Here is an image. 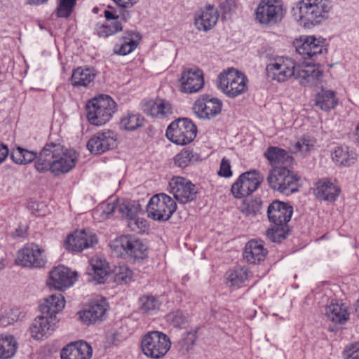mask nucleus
I'll return each instance as SVG.
<instances>
[{
    "mask_svg": "<svg viewBox=\"0 0 359 359\" xmlns=\"http://www.w3.org/2000/svg\"><path fill=\"white\" fill-rule=\"evenodd\" d=\"M267 252L262 241L251 240L245 246L243 259L250 264H259L264 260Z\"/></svg>",
    "mask_w": 359,
    "mask_h": 359,
    "instance_id": "cd10ccee",
    "label": "nucleus"
},
{
    "mask_svg": "<svg viewBox=\"0 0 359 359\" xmlns=\"http://www.w3.org/2000/svg\"><path fill=\"white\" fill-rule=\"evenodd\" d=\"M143 111L152 117L157 118L158 113V99L156 100L146 101L143 104Z\"/></svg>",
    "mask_w": 359,
    "mask_h": 359,
    "instance_id": "6e6d98bb",
    "label": "nucleus"
},
{
    "mask_svg": "<svg viewBox=\"0 0 359 359\" xmlns=\"http://www.w3.org/2000/svg\"><path fill=\"white\" fill-rule=\"evenodd\" d=\"M38 157L36 152L22 148V165L29 163L35 159L36 161Z\"/></svg>",
    "mask_w": 359,
    "mask_h": 359,
    "instance_id": "bf43d9fd",
    "label": "nucleus"
},
{
    "mask_svg": "<svg viewBox=\"0 0 359 359\" xmlns=\"http://www.w3.org/2000/svg\"><path fill=\"white\" fill-rule=\"evenodd\" d=\"M77 161L74 150L65 149L60 142H48L39 154L34 167L39 172L50 171L55 176L69 172Z\"/></svg>",
    "mask_w": 359,
    "mask_h": 359,
    "instance_id": "f03ea898",
    "label": "nucleus"
},
{
    "mask_svg": "<svg viewBox=\"0 0 359 359\" xmlns=\"http://www.w3.org/2000/svg\"><path fill=\"white\" fill-rule=\"evenodd\" d=\"M109 334H110V337H112V340L114 341H121L124 338V337L121 336L117 331L109 332Z\"/></svg>",
    "mask_w": 359,
    "mask_h": 359,
    "instance_id": "338daca9",
    "label": "nucleus"
},
{
    "mask_svg": "<svg viewBox=\"0 0 359 359\" xmlns=\"http://www.w3.org/2000/svg\"><path fill=\"white\" fill-rule=\"evenodd\" d=\"M104 15L107 21H109L110 20H118L121 22H128L131 17V13L127 8L121 9L118 14H116V12L114 11L105 10Z\"/></svg>",
    "mask_w": 359,
    "mask_h": 359,
    "instance_id": "8fccbe9b",
    "label": "nucleus"
},
{
    "mask_svg": "<svg viewBox=\"0 0 359 359\" xmlns=\"http://www.w3.org/2000/svg\"><path fill=\"white\" fill-rule=\"evenodd\" d=\"M18 343L10 334H0V359H10L16 353Z\"/></svg>",
    "mask_w": 359,
    "mask_h": 359,
    "instance_id": "c9c22d12",
    "label": "nucleus"
},
{
    "mask_svg": "<svg viewBox=\"0 0 359 359\" xmlns=\"http://www.w3.org/2000/svg\"><path fill=\"white\" fill-rule=\"evenodd\" d=\"M65 305L64 297L60 293H55L44 299L39 305L41 314L56 320V314L61 311Z\"/></svg>",
    "mask_w": 359,
    "mask_h": 359,
    "instance_id": "a878e982",
    "label": "nucleus"
},
{
    "mask_svg": "<svg viewBox=\"0 0 359 359\" xmlns=\"http://www.w3.org/2000/svg\"><path fill=\"white\" fill-rule=\"evenodd\" d=\"M293 208L287 203L279 201H273L268 207L269 220L274 225L285 226L290 220Z\"/></svg>",
    "mask_w": 359,
    "mask_h": 359,
    "instance_id": "412c9836",
    "label": "nucleus"
},
{
    "mask_svg": "<svg viewBox=\"0 0 359 359\" xmlns=\"http://www.w3.org/2000/svg\"><path fill=\"white\" fill-rule=\"evenodd\" d=\"M123 30L122 23L118 20H110L105 24L97 25L95 31L98 36L107 37Z\"/></svg>",
    "mask_w": 359,
    "mask_h": 359,
    "instance_id": "58836bf2",
    "label": "nucleus"
},
{
    "mask_svg": "<svg viewBox=\"0 0 359 359\" xmlns=\"http://www.w3.org/2000/svg\"><path fill=\"white\" fill-rule=\"evenodd\" d=\"M345 359H359V343L347 346L343 352Z\"/></svg>",
    "mask_w": 359,
    "mask_h": 359,
    "instance_id": "5fc2aeb1",
    "label": "nucleus"
},
{
    "mask_svg": "<svg viewBox=\"0 0 359 359\" xmlns=\"http://www.w3.org/2000/svg\"><path fill=\"white\" fill-rule=\"evenodd\" d=\"M8 154L9 150L8 147L0 142V164L6 160Z\"/></svg>",
    "mask_w": 359,
    "mask_h": 359,
    "instance_id": "0e129e2a",
    "label": "nucleus"
},
{
    "mask_svg": "<svg viewBox=\"0 0 359 359\" xmlns=\"http://www.w3.org/2000/svg\"><path fill=\"white\" fill-rule=\"evenodd\" d=\"M49 285L59 290L71 287L77 279V272L64 266H58L50 271Z\"/></svg>",
    "mask_w": 359,
    "mask_h": 359,
    "instance_id": "6ab92c4d",
    "label": "nucleus"
},
{
    "mask_svg": "<svg viewBox=\"0 0 359 359\" xmlns=\"http://www.w3.org/2000/svg\"><path fill=\"white\" fill-rule=\"evenodd\" d=\"M170 192L180 203H187L196 197L195 185L189 180L182 177H174L169 182Z\"/></svg>",
    "mask_w": 359,
    "mask_h": 359,
    "instance_id": "2eb2a0df",
    "label": "nucleus"
},
{
    "mask_svg": "<svg viewBox=\"0 0 359 359\" xmlns=\"http://www.w3.org/2000/svg\"><path fill=\"white\" fill-rule=\"evenodd\" d=\"M219 12L214 6L208 5L195 15L194 24L199 31L207 32L217 23Z\"/></svg>",
    "mask_w": 359,
    "mask_h": 359,
    "instance_id": "393cba45",
    "label": "nucleus"
},
{
    "mask_svg": "<svg viewBox=\"0 0 359 359\" xmlns=\"http://www.w3.org/2000/svg\"><path fill=\"white\" fill-rule=\"evenodd\" d=\"M117 6L122 8H130L136 4L138 0H113Z\"/></svg>",
    "mask_w": 359,
    "mask_h": 359,
    "instance_id": "e2e57ef3",
    "label": "nucleus"
},
{
    "mask_svg": "<svg viewBox=\"0 0 359 359\" xmlns=\"http://www.w3.org/2000/svg\"><path fill=\"white\" fill-rule=\"evenodd\" d=\"M98 242L97 236L90 230L76 231L69 235L65 245L68 250L81 252L84 249L93 247Z\"/></svg>",
    "mask_w": 359,
    "mask_h": 359,
    "instance_id": "f3484780",
    "label": "nucleus"
},
{
    "mask_svg": "<svg viewBox=\"0 0 359 359\" xmlns=\"http://www.w3.org/2000/svg\"><path fill=\"white\" fill-rule=\"evenodd\" d=\"M180 90L184 93H195L204 86L203 74L198 69H188L181 75Z\"/></svg>",
    "mask_w": 359,
    "mask_h": 359,
    "instance_id": "aec40b11",
    "label": "nucleus"
},
{
    "mask_svg": "<svg viewBox=\"0 0 359 359\" xmlns=\"http://www.w3.org/2000/svg\"><path fill=\"white\" fill-rule=\"evenodd\" d=\"M332 8L329 0H300L292 7V14L301 25L309 28L327 20Z\"/></svg>",
    "mask_w": 359,
    "mask_h": 359,
    "instance_id": "7ed1b4c3",
    "label": "nucleus"
},
{
    "mask_svg": "<svg viewBox=\"0 0 359 359\" xmlns=\"http://www.w3.org/2000/svg\"><path fill=\"white\" fill-rule=\"evenodd\" d=\"M335 93L330 90H321L316 96L315 104L323 111H330L337 104Z\"/></svg>",
    "mask_w": 359,
    "mask_h": 359,
    "instance_id": "72a5a7b5",
    "label": "nucleus"
},
{
    "mask_svg": "<svg viewBox=\"0 0 359 359\" xmlns=\"http://www.w3.org/2000/svg\"><path fill=\"white\" fill-rule=\"evenodd\" d=\"M140 310L144 314L153 315L160 309L161 303L153 295H144L139 299Z\"/></svg>",
    "mask_w": 359,
    "mask_h": 359,
    "instance_id": "4c0bfd02",
    "label": "nucleus"
},
{
    "mask_svg": "<svg viewBox=\"0 0 359 359\" xmlns=\"http://www.w3.org/2000/svg\"><path fill=\"white\" fill-rule=\"evenodd\" d=\"M48 0H26V3L29 5L39 6L45 4Z\"/></svg>",
    "mask_w": 359,
    "mask_h": 359,
    "instance_id": "774afa93",
    "label": "nucleus"
},
{
    "mask_svg": "<svg viewBox=\"0 0 359 359\" xmlns=\"http://www.w3.org/2000/svg\"><path fill=\"white\" fill-rule=\"evenodd\" d=\"M248 81L243 74L231 68L219 74L217 87L229 97L234 98L247 90Z\"/></svg>",
    "mask_w": 359,
    "mask_h": 359,
    "instance_id": "6e6552de",
    "label": "nucleus"
},
{
    "mask_svg": "<svg viewBox=\"0 0 359 359\" xmlns=\"http://www.w3.org/2000/svg\"><path fill=\"white\" fill-rule=\"evenodd\" d=\"M249 274L250 271L248 267L236 266L226 272V284L230 287H241L245 285V283L248 280Z\"/></svg>",
    "mask_w": 359,
    "mask_h": 359,
    "instance_id": "c85d7f7f",
    "label": "nucleus"
},
{
    "mask_svg": "<svg viewBox=\"0 0 359 359\" xmlns=\"http://www.w3.org/2000/svg\"><path fill=\"white\" fill-rule=\"evenodd\" d=\"M263 176L256 170L241 174L231 187V193L235 198L248 196L256 191L263 181Z\"/></svg>",
    "mask_w": 359,
    "mask_h": 359,
    "instance_id": "f8f14e48",
    "label": "nucleus"
},
{
    "mask_svg": "<svg viewBox=\"0 0 359 359\" xmlns=\"http://www.w3.org/2000/svg\"><path fill=\"white\" fill-rule=\"evenodd\" d=\"M108 304L105 299L92 302L79 312L81 320L86 324L95 323L105 319L108 310Z\"/></svg>",
    "mask_w": 359,
    "mask_h": 359,
    "instance_id": "a211bd4d",
    "label": "nucleus"
},
{
    "mask_svg": "<svg viewBox=\"0 0 359 359\" xmlns=\"http://www.w3.org/2000/svg\"><path fill=\"white\" fill-rule=\"evenodd\" d=\"M255 15L259 23L273 26L284 17L283 3L280 0H262L256 8Z\"/></svg>",
    "mask_w": 359,
    "mask_h": 359,
    "instance_id": "9b49d317",
    "label": "nucleus"
},
{
    "mask_svg": "<svg viewBox=\"0 0 359 359\" xmlns=\"http://www.w3.org/2000/svg\"><path fill=\"white\" fill-rule=\"evenodd\" d=\"M197 339V329L191 330L185 333L180 340L183 348L187 351H189L194 344Z\"/></svg>",
    "mask_w": 359,
    "mask_h": 359,
    "instance_id": "603ef678",
    "label": "nucleus"
},
{
    "mask_svg": "<svg viewBox=\"0 0 359 359\" xmlns=\"http://www.w3.org/2000/svg\"><path fill=\"white\" fill-rule=\"evenodd\" d=\"M222 102L219 99L204 94L195 101L193 110L199 118L210 119L221 113Z\"/></svg>",
    "mask_w": 359,
    "mask_h": 359,
    "instance_id": "ddd939ff",
    "label": "nucleus"
},
{
    "mask_svg": "<svg viewBox=\"0 0 359 359\" xmlns=\"http://www.w3.org/2000/svg\"><path fill=\"white\" fill-rule=\"evenodd\" d=\"M110 248L117 256L133 262L142 260L147 256V245L144 241L132 235H123L112 241Z\"/></svg>",
    "mask_w": 359,
    "mask_h": 359,
    "instance_id": "20e7f679",
    "label": "nucleus"
},
{
    "mask_svg": "<svg viewBox=\"0 0 359 359\" xmlns=\"http://www.w3.org/2000/svg\"><path fill=\"white\" fill-rule=\"evenodd\" d=\"M140 211V205L134 203L125 202L119 206V212L122 217L127 219V222L137 217Z\"/></svg>",
    "mask_w": 359,
    "mask_h": 359,
    "instance_id": "37998d69",
    "label": "nucleus"
},
{
    "mask_svg": "<svg viewBox=\"0 0 359 359\" xmlns=\"http://www.w3.org/2000/svg\"><path fill=\"white\" fill-rule=\"evenodd\" d=\"M325 315L330 320L339 324L345 323L349 318L347 306L343 303H330L325 308Z\"/></svg>",
    "mask_w": 359,
    "mask_h": 359,
    "instance_id": "7c9ffc66",
    "label": "nucleus"
},
{
    "mask_svg": "<svg viewBox=\"0 0 359 359\" xmlns=\"http://www.w3.org/2000/svg\"><path fill=\"white\" fill-rule=\"evenodd\" d=\"M196 133L197 128L190 119L180 118L168 126L165 136L176 144L185 145L195 139Z\"/></svg>",
    "mask_w": 359,
    "mask_h": 359,
    "instance_id": "9d476101",
    "label": "nucleus"
},
{
    "mask_svg": "<svg viewBox=\"0 0 359 359\" xmlns=\"http://www.w3.org/2000/svg\"><path fill=\"white\" fill-rule=\"evenodd\" d=\"M20 313V312L19 309H11V312L8 313V318H10L11 320H9L8 322V323H9V324L13 323L18 320Z\"/></svg>",
    "mask_w": 359,
    "mask_h": 359,
    "instance_id": "69168bd1",
    "label": "nucleus"
},
{
    "mask_svg": "<svg viewBox=\"0 0 359 359\" xmlns=\"http://www.w3.org/2000/svg\"><path fill=\"white\" fill-rule=\"evenodd\" d=\"M166 320L175 327H180L187 323L188 316L180 310L173 311L166 316Z\"/></svg>",
    "mask_w": 359,
    "mask_h": 359,
    "instance_id": "a18cd8bd",
    "label": "nucleus"
},
{
    "mask_svg": "<svg viewBox=\"0 0 359 359\" xmlns=\"http://www.w3.org/2000/svg\"><path fill=\"white\" fill-rule=\"evenodd\" d=\"M128 226L132 231L141 233L147 229V222L146 219H140L137 216L128 221Z\"/></svg>",
    "mask_w": 359,
    "mask_h": 359,
    "instance_id": "3c124183",
    "label": "nucleus"
},
{
    "mask_svg": "<svg viewBox=\"0 0 359 359\" xmlns=\"http://www.w3.org/2000/svg\"><path fill=\"white\" fill-rule=\"evenodd\" d=\"M116 144V135L110 130L96 133L88 142L87 148L91 154H102L114 149Z\"/></svg>",
    "mask_w": 359,
    "mask_h": 359,
    "instance_id": "dca6fc26",
    "label": "nucleus"
},
{
    "mask_svg": "<svg viewBox=\"0 0 359 359\" xmlns=\"http://www.w3.org/2000/svg\"><path fill=\"white\" fill-rule=\"evenodd\" d=\"M262 204V203L259 199L250 200L243 204L241 211L246 216H255L260 211Z\"/></svg>",
    "mask_w": 359,
    "mask_h": 359,
    "instance_id": "09e8293b",
    "label": "nucleus"
},
{
    "mask_svg": "<svg viewBox=\"0 0 359 359\" xmlns=\"http://www.w3.org/2000/svg\"><path fill=\"white\" fill-rule=\"evenodd\" d=\"M55 321L43 314L37 316L29 327L31 337L36 340L47 339L55 330Z\"/></svg>",
    "mask_w": 359,
    "mask_h": 359,
    "instance_id": "4be33fe9",
    "label": "nucleus"
},
{
    "mask_svg": "<svg viewBox=\"0 0 359 359\" xmlns=\"http://www.w3.org/2000/svg\"><path fill=\"white\" fill-rule=\"evenodd\" d=\"M86 117L92 125L100 126L109 121L116 111V104L109 95H100L90 100L86 106Z\"/></svg>",
    "mask_w": 359,
    "mask_h": 359,
    "instance_id": "39448f33",
    "label": "nucleus"
},
{
    "mask_svg": "<svg viewBox=\"0 0 359 359\" xmlns=\"http://www.w3.org/2000/svg\"><path fill=\"white\" fill-rule=\"evenodd\" d=\"M297 52L304 59L314 60L318 55L325 50L323 46L314 36H309L301 38L295 44Z\"/></svg>",
    "mask_w": 359,
    "mask_h": 359,
    "instance_id": "5701e85b",
    "label": "nucleus"
},
{
    "mask_svg": "<svg viewBox=\"0 0 359 359\" xmlns=\"http://www.w3.org/2000/svg\"><path fill=\"white\" fill-rule=\"evenodd\" d=\"M339 192V188L327 178L319 180L313 188L314 195L323 201H334Z\"/></svg>",
    "mask_w": 359,
    "mask_h": 359,
    "instance_id": "bb28decb",
    "label": "nucleus"
},
{
    "mask_svg": "<svg viewBox=\"0 0 359 359\" xmlns=\"http://www.w3.org/2000/svg\"><path fill=\"white\" fill-rule=\"evenodd\" d=\"M144 118L140 114L128 112L121 118L120 127L128 131H133L144 126Z\"/></svg>",
    "mask_w": 359,
    "mask_h": 359,
    "instance_id": "e433bc0d",
    "label": "nucleus"
},
{
    "mask_svg": "<svg viewBox=\"0 0 359 359\" xmlns=\"http://www.w3.org/2000/svg\"><path fill=\"white\" fill-rule=\"evenodd\" d=\"M176 210L175 201L164 193L153 196L147 205L148 217L158 222L168 221Z\"/></svg>",
    "mask_w": 359,
    "mask_h": 359,
    "instance_id": "1a4fd4ad",
    "label": "nucleus"
},
{
    "mask_svg": "<svg viewBox=\"0 0 359 359\" xmlns=\"http://www.w3.org/2000/svg\"><path fill=\"white\" fill-rule=\"evenodd\" d=\"M171 347L169 337L160 331H150L141 339L140 348L142 353L151 359L164 357Z\"/></svg>",
    "mask_w": 359,
    "mask_h": 359,
    "instance_id": "423d86ee",
    "label": "nucleus"
},
{
    "mask_svg": "<svg viewBox=\"0 0 359 359\" xmlns=\"http://www.w3.org/2000/svg\"><path fill=\"white\" fill-rule=\"evenodd\" d=\"M95 76L93 69L78 67L72 72L71 83L76 88L87 87L94 81Z\"/></svg>",
    "mask_w": 359,
    "mask_h": 359,
    "instance_id": "2f4dec72",
    "label": "nucleus"
},
{
    "mask_svg": "<svg viewBox=\"0 0 359 359\" xmlns=\"http://www.w3.org/2000/svg\"><path fill=\"white\" fill-rule=\"evenodd\" d=\"M282 153H283V149L271 146L268 147L264 155L269 161L270 164L276 168L278 167V165L280 164V159Z\"/></svg>",
    "mask_w": 359,
    "mask_h": 359,
    "instance_id": "de8ad7c7",
    "label": "nucleus"
},
{
    "mask_svg": "<svg viewBox=\"0 0 359 359\" xmlns=\"http://www.w3.org/2000/svg\"><path fill=\"white\" fill-rule=\"evenodd\" d=\"M11 158L15 163L22 165V148L18 147L13 149L11 153Z\"/></svg>",
    "mask_w": 359,
    "mask_h": 359,
    "instance_id": "052dcab7",
    "label": "nucleus"
},
{
    "mask_svg": "<svg viewBox=\"0 0 359 359\" xmlns=\"http://www.w3.org/2000/svg\"><path fill=\"white\" fill-rule=\"evenodd\" d=\"M293 161V158L290 156L285 149H283V153L281 154V157L280 159V164L283 165L282 167H287L292 164Z\"/></svg>",
    "mask_w": 359,
    "mask_h": 359,
    "instance_id": "680f3d73",
    "label": "nucleus"
},
{
    "mask_svg": "<svg viewBox=\"0 0 359 359\" xmlns=\"http://www.w3.org/2000/svg\"><path fill=\"white\" fill-rule=\"evenodd\" d=\"M266 180L272 189L280 193L290 195L298 191V177L285 167L273 168Z\"/></svg>",
    "mask_w": 359,
    "mask_h": 359,
    "instance_id": "0eeeda50",
    "label": "nucleus"
},
{
    "mask_svg": "<svg viewBox=\"0 0 359 359\" xmlns=\"http://www.w3.org/2000/svg\"><path fill=\"white\" fill-rule=\"evenodd\" d=\"M114 273V282L119 285L127 284L133 278V271L126 265L116 267Z\"/></svg>",
    "mask_w": 359,
    "mask_h": 359,
    "instance_id": "a19ab883",
    "label": "nucleus"
},
{
    "mask_svg": "<svg viewBox=\"0 0 359 359\" xmlns=\"http://www.w3.org/2000/svg\"><path fill=\"white\" fill-rule=\"evenodd\" d=\"M266 72L268 78L278 83L287 81L294 77L306 86L316 85L322 76V71L318 68L298 65L292 58L283 56L270 59Z\"/></svg>",
    "mask_w": 359,
    "mask_h": 359,
    "instance_id": "f257e3e1",
    "label": "nucleus"
},
{
    "mask_svg": "<svg viewBox=\"0 0 359 359\" xmlns=\"http://www.w3.org/2000/svg\"><path fill=\"white\" fill-rule=\"evenodd\" d=\"M116 208L115 203H107L102 205L97 209V211H100V215L102 219H105L110 217Z\"/></svg>",
    "mask_w": 359,
    "mask_h": 359,
    "instance_id": "4d7b16f0",
    "label": "nucleus"
},
{
    "mask_svg": "<svg viewBox=\"0 0 359 359\" xmlns=\"http://www.w3.org/2000/svg\"><path fill=\"white\" fill-rule=\"evenodd\" d=\"M287 233V225H275L273 228L269 229L266 231V235L272 242L279 243L286 238Z\"/></svg>",
    "mask_w": 359,
    "mask_h": 359,
    "instance_id": "c03bdc74",
    "label": "nucleus"
},
{
    "mask_svg": "<svg viewBox=\"0 0 359 359\" xmlns=\"http://www.w3.org/2000/svg\"><path fill=\"white\" fill-rule=\"evenodd\" d=\"M91 346L86 341L71 342L65 346L60 353L61 359H90L92 356Z\"/></svg>",
    "mask_w": 359,
    "mask_h": 359,
    "instance_id": "b1692460",
    "label": "nucleus"
},
{
    "mask_svg": "<svg viewBox=\"0 0 359 359\" xmlns=\"http://www.w3.org/2000/svg\"><path fill=\"white\" fill-rule=\"evenodd\" d=\"M313 146V144L311 140L302 138L295 142L294 144H291L290 149L292 153L295 154L298 153L306 154L311 150Z\"/></svg>",
    "mask_w": 359,
    "mask_h": 359,
    "instance_id": "49530a36",
    "label": "nucleus"
},
{
    "mask_svg": "<svg viewBox=\"0 0 359 359\" xmlns=\"http://www.w3.org/2000/svg\"><path fill=\"white\" fill-rule=\"evenodd\" d=\"M123 43L120 46L114 47L115 53L121 55H126L133 51L137 46L141 39L139 32L130 30L124 32L122 36Z\"/></svg>",
    "mask_w": 359,
    "mask_h": 359,
    "instance_id": "c756f323",
    "label": "nucleus"
},
{
    "mask_svg": "<svg viewBox=\"0 0 359 359\" xmlns=\"http://www.w3.org/2000/svg\"><path fill=\"white\" fill-rule=\"evenodd\" d=\"M198 156L190 149H183L174 158L175 164L181 168H186L192 163L197 161Z\"/></svg>",
    "mask_w": 359,
    "mask_h": 359,
    "instance_id": "ea45409f",
    "label": "nucleus"
},
{
    "mask_svg": "<svg viewBox=\"0 0 359 359\" xmlns=\"http://www.w3.org/2000/svg\"><path fill=\"white\" fill-rule=\"evenodd\" d=\"M91 269L88 273L97 282V283H103L109 276V266L105 260L100 257H93L90 261Z\"/></svg>",
    "mask_w": 359,
    "mask_h": 359,
    "instance_id": "473e14b6",
    "label": "nucleus"
},
{
    "mask_svg": "<svg viewBox=\"0 0 359 359\" xmlns=\"http://www.w3.org/2000/svg\"><path fill=\"white\" fill-rule=\"evenodd\" d=\"M332 159L342 166H350L356 160V154L346 146L337 147L332 154Z\"/></svg>",
    "mask_w": 359,
    "mask_h": 359,
    "instance_id": "f704fd0d",
    "label": "nucleus"
},
{
    "mask_svg": "<svg viewBox=\"0 0 359 359\" xmlns=\"http://www.w3.org/2000/svg\"><path fill=\"white\" fill-rule=\"evenodd\" d=\"M218 175L219 176L224 177H229L232 175L230 161L228 159L225 158H223L222 159L220 163V168L219 170L218 171Z\"/></svg>",
    "mask_w": 359,
    "mask_h": 359,
    "instance_id": "13d9d810",
    "label": "nucleus"
},
{
    "mask_svg": "<svg viewBox=\"0 0 359 359\" xmlns=\"http://www.w3.org/2000/svg\"><path fill=\"white\" fill-rule=\"evenodd\" d=\"M55 14L57 18H67L72 14L76 0H57Z\"/></svg>",
    "mask_w": 359,
    "mask_h": 359,
    "instance_id": "79ce46f5",
    "label": "nucleus"
},
{
    "mask_svg": "<svg viewBox=\"0 0 359 359\" xmlns=\"http://www.w3.org/2000/svg\"><path fill=\"white\" fill-rule=\"evenodd\" d=\"M17 264L25 267L42 268L46 261L43 250L34 243L27 244L17 253L15 259Z\"/></svg>",
    "mask_w": 359,
    "mask_h": 359,
    "instance_id": "4468645a",
    "label": "nucleus"
},
{
    "mask_svg": "<svg viewBox=\"0 0 359 359\" xmlns=\"http://www.w3.org/2000/svg\"><path fill=\"white\" fill-rule=\"evenodd\" d=\"M158 116L157 118H165L172 113L170 103L163 99H158Z\"/></svg>",
    "mask_w": 359,
    "mask_h": 359,
    "instance_id": "864d4df0",
    "label": "nucleus"
}]
</instances>
